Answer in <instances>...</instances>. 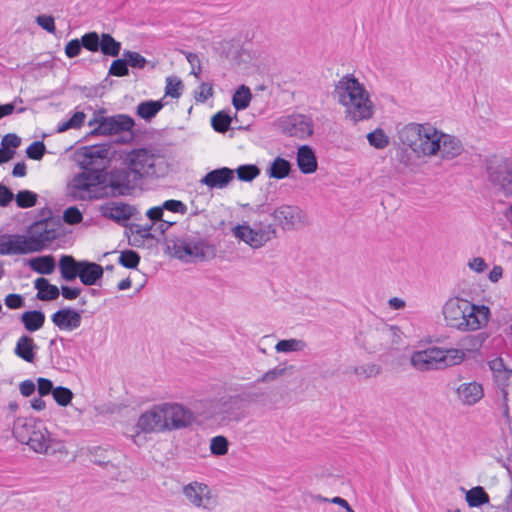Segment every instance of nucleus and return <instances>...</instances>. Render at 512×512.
Listing matches in <instances>:
<instances>
[{
    "label": "nucleus",
    "mask_w": 512,
    "mask_h": 512,
    "mask_svg": "<svg viewBox=\"0 0 512 512\" xmlns=\"http://www.w3.org/2000/svg\"><path fill=\"white\" fill-rule=\"evenodd\" d=\"M398 138L419 158L439 157L441 160H452L463 151V145L458 138L429 123L404 125L398 131Z\"/></svg>",
    "instance_id": "nucleus-1"
},
{
    "label": "nucleus",
    "mask_w": 512,
    "mask_h": 512,
    "mask_svg": "<svg viewBox=\"0 0 512 512\" xmlns=\"http://www.w3.org/2000/svg\"><path fill=\"white\" fill-rule=\"evenodd\" d=\"M195 421L194 413L176 402L153 405L143 412L136 427L144 433H165L185 429Z\"/></svg>",
    "instance_id": "nucleus-2"
},
{
    "label": "nucleus",
    "mask_w": 512,
    "mask_h": 512,
    "mask_svg": "<svg viewBox=\"0 0 512 512\" xmlns=\"http://www.w3.org/2000/svg\"><path fill=\"white\" fill-rule=\"evenodd\" d=\"M332 98L342 107L346 119L354 123L368 120L374 114L370 94L353 74L342 76L334 85Z\"/></svg>",
    "instance_id": "nucleus-3"
},
{
    "label": "nucleus",
    "mask_w": 512,
    "mask_h": 512,
    "mask_svg": "<svg viewBox=\"0 0 512 512\" xmlns=\"http://www.w3.org/2000/svg\"><path fill=\"white\" fill-rule=\"evenodd\" d=\"M13 435L20 443L28 445L36 453L68 454L63 442L53 438L42 421L35 418H17L13 425Z\"/></svg>",
    "instance_id": "nucleus-4"
},
{
    "label": "nucleus",
    "mask_w": 512,
    "mask_h": 512,
    "mask_svg": "<svg viewBox=\"0 0 512 512\" xmlns=\"http://www.w3.org/2000/svg\"><path fill=\"white\" fill-rule=\"evenodd\" d=\"M401 340L400 328L384 322L364 327L356 337L358 347L370 355L386 354L395 349Z\"/></svg>",
    "instance_id": "nucleus-5"
},
{
    "label": "nucleus",
    "mask_w": 512,
    "mask_h": 512,
    "mask_svg": "<svg viewBox=\"0 0 512 512\" xmlns=\"http://www.w3.org/2000/svg\"><path fill=\"white\" fill-rule=\"evenodd\" d=\"M166 249L172 257L185 263L204 261L214 254L206 240L194 234L167 238Z\"/></svg>",
    "instance_id": "nucleus-6"
},
{
    "label": "nucleus",
    "mask_w": 512,
    "mask_h": 512,
    "mask_svg": "<svg viewBox=\"0 0 512 512\" xmlns=\"http://www.w3.org/2000/svg\"><path fill=\"white\" fill-rule=\"evenodd\" d=\"M106 176L102 171L82 170L74 174L66 186V194L74 201H91L105 195Z\"/></svg>",
    "instance_id": "nucleus-7"
},
{
    "label": "nucleus",
    "mask_w": 512,
    "mask_h": 512,
    "mask_svg": "<svg viewBox=\"0 0 512 512\" xmlns=\"http://www.w3.org/2000/svg\"><path fill=\"white\" fill-rule=\"evenodd\" d=\"M125 164L141 178L163 176L167 172L165 157L155 149L138 148L127 153Z\"/></svg>",
    "instance_id": "nucleus-8"
},
{
    "label": "nucleus",
    "mask_w": 512,
    "mask_h": 512,
    "mask_svg": "<svg viewBox=\"0 0 512 512\" xmlns=\"http://www.w3.org/2000/svg\"><path fill=\"white\" fill-rule=\"evenodd\" d=\"M486 172L492 186L505 196H512V161L491 156L486 159Z\"/></svg>",
    "instance_id": "nucleus-9"
},
{
    "label": "nucleus",
    "mask_w": 512,
    "mask_h": 512,
    "mask_svg": "<svg viewBox=\"0 0 512 512\" xmlns=\"http://www.w3.org/2000/svg\"><path fill=\"white\" fill-rule=\"evenodd\" d=\"M92 462L103 467L115 479L125 481L129 474L126 455L114 448L97 447L91 451Z\"/></svg>",
    "instance_id": "nucleus-10"
},
{
    "label": "nucleus",
    "mask_w": 512,
    "mask_h": 512,
    "mask_svg": "<svg viewBox=\"0 0 512 512\" xmlns=\"http://www.w3.org/2000/svg\"><path fill=\"white\" fill-rule=\"evenodd\" d=\"M232 234L252 249H260L276 237L271 224L259 227H251L247 223L238 224L232 228Z\"/></svg>",
    "instance_id": "nucleus-11"
},
{
    "label": "nucleus",
    "mask_w": 512,
    "mask_h": 512,
    "mask_svg": "<svg viewBox=\"0 0 512 512\" xmlns=\"http://www.w3.org/2000/svg\"><path fill=\"white\" fill-rule=\"evenodd\" d=\"M25 236L31 253L41 252L58 237L57 224L53 220L36 221Z\"/></svg>",
    "instance_id": "nucleus-12"
},
{
    "label": "nucleus",
    "mask_w": 512,
    "mask_h": 512,
    "mask_svg": "<svg viewBox=\"0 0 512 512\" xmlns=\"http://www.w3.org/2000/svg\"><path fill=\"white\" fill-rule=\"evenodd\" d=\"M134 124V120L125 114L95 118L88 123L90 127L97 125L92 129L91 134L111 135L126 132L128 133V140L133 138L132 128Z\"/></svg>",
    "instance_id": "nucleus-13"
},
{
    "label": "nucleus",
    "mask_w": 512,
    "mask_h": 512,
    "mask_svg": "<svg viewBox=\"0 0 512 512\" xmlns=\"http://www.w3.org/2000/svg\"><path fill=\"white\" fill-rule=\"evenodd\" d=\"M183 494L190 505L199 509L212 511L218 504L217 497L205 483L191 482L183 487Z\"/></svg>",
    "instance_id": "nucleus-14"
},
{
    "label": "nucleus",
    "mask_w": 512,
    "mask_h": 512,
    "mask_svg": "<svg viewBox=\"0 0 512 512\" xmlns=\"http://www.w3.org/2000/svg\"><path fill=\"white\" fill-rule=\"evenodd\" d=\"M283 230H296L309 223L307 214L296 205H281L271 214Z\"/></svg>",
    "instance_id": "nucleus-15"
},
{
    "label": "nucleus",
    "mask_w": 512,
    "mask_h": 512,
    "mask_svg": "<svg viewBox=\"0 0 512 512\" xmlns=\"http://www.w3.org/2000/svg\"><path fill=\"white\" fill-rule=\"evenodd\" d=\"M141 178L128 166L124 169H116L110 173L108 187L112 196H127L138 187Z\"/></svg>",
    "instance_id": "nucleus-16"
},
{
    "label": "nucleus",
    "mask_w": 512,
    "mask_h": 512,
    "mask_svg": "<svg viewBox=\"0 0 512 512\" xmlns=\"http://www.w3.org/2000/svg\"><path fill=\"white\" fill-rule=\"evenodd\" d=\"M80 165L87 171L104 172L106 163L110 158V145L98 144L85 146L80 153Z\"/></svg>",
    "instance_id": "nucleus-17"
},
{
    "label": "nucleus",
    "mask_w": 512,
    "mask_h": 512,
    "mask_svg": "<svg viewBox=\"0 0 512 512\" xmlns=\"http://www.w3.org/2000/svg\"><path fill=\"white\" fill-rule=\"evenodd\" d=\"M490 309L485 305H476L468 301V308L462 313V322L458 326L460 332H472L484 328L490 319Z\"/></svg>",
    "instance_id": "nucleus-18"
},
{
    "label": "nucleus",
    "mask_w": 512,
    "mask_h": 512,
    "mask_svg": "<svg viewBox=\"0 0 512 512\" xmlns=\"http://www.w3.org/2000/svg\"><path fill=\"white\" fill-rule=\"evenodd\" d=\"M457 402L463 407H472L484 398L483 385L475 380L462 382L454 390Z\"/></svg>",
    "instance_id": "nucleus-19"
},
{
    "label": "nucleus",
    "mask_w": 512,
    "mask_h": 512,
    "mask_svg": "<svg viewBox=\"0 0 512 512\" xmlns=\"http://www.w3.org/2000/svg\"><path fill=\"white\" fill-rule=\"evenodd\" d=\"M467 308L468 300L459 297L449 298L442 307L446 326L458 330V326L462 322V313H465Z\"/></svg>",
    "instance_id": "nucleus-20"
},
{
    "label": "nucleus",
    "mask_w": 512,
    "mask_h": 512,
    "mask_svg": "<svg viewBox=\"0 0 512 512\" xmlns=\"http://www.w3.org/2000/svg\"><path fill=\"white\" fill-rule=\"evenodd\" d=\"M282 130L290 136L300 139L313 133L312 120L304 115H292L281 121Z\"/></svg>",
    "instance_id": "nucleus-21"
},
{
    "label": "nucleus",
    "mask_w": 512,
    "mask_h": 512,
    "mask_svg": "<svg viewBox=\"0 0 512 512\" xmlns=\"http://www.w3.org/2000/svg\"><path fill=\"white\" fill-rule=\"evenodd\" d=\"M438 355H440L438 347L415 351L410 356V364L421 372L438 370L440 369Z\"/></svg>",
    "instance_id": "nucleus-22"
},
{
    "label": "nucleus",
    "mask_w": 512,
    "mask_h": 512,
    "mask_svg": "<svg viewBox=\"0 0 512 512\" xmlns=\"http://www.w3.org/2000/svg\"><path fill=\"white\" fill-rule=\"evenodd\" d=\"M31 250L26 236L21 234L0 235V255H26Z\"/></svg>",
    "instance_id": "nucleus-23"
},
{
    "label": "nucleus",
    "mask_w": 512,
    "mask_h": 512,
    "mask_svg": "<svg viewBox=\"0 0 512 512\" xmlns=\"http://www.w3.org/2000/svg\"><path fill=\"white\" fill-rule=\"evenodd\" d=\"M234 179V170L222 167L208 172L200 183L206 185L210 189H223L227 187Z\"/></svg>",
    "instance_id": "nucleus-24"
},
{
    "label": "nucleus",
    "mask_w": 512,
    "mask_h": 512,
    "mask_svg": "<svg viewBox=\"0 0 512 512\" xmlns=\"http://www.w3.org/2000/svg\"><path fill=\"white\" fill-rule=\"evenodd\" d=\"M52 322L61 330H74L81 324V315L77 311L65 308L52 315Z\"/></svg>",
    "instance_id": "nucleus-25"
},
{
    "label": "nucleus",
    "mask_w": 512,
    "mask_h": 512,
    "mask_svg": "<svg viewBox=\"0 0 512 512\" xmlns=\"http://www.w3.org/2000/svg\"><path fill=\"white\" fill-rule=\"evenodd\" d=\"M102 215L117 222L129 220L133 215V208L125 203L109 202L100 207Z\"/></svg>",
    "instance_id": "nucleus-26"
},
{
    "label": "nucleus",
    "mask_w": 512,
    "mask_h": 512,
    "mask_svg": "<svg viewBox=\"0 0 512 512\" xmlns=\"http://www.w3.org/2000/svg\"><path fill=\"white\" fill-rule=\"evenodd\" d=\"M297 165L303 174H311L317 170V159L311 147L303 145L298 148Z\"/></svg>",
    "instance_id": "nucleus-27"
},
{
    "label": "nucleus",
    "mask_w": 512,
    "mask_h": 512,
    "mask_svg": "<svg viewBox=\"0 0 512 512\" xmlns=\"http://www.w3.org/2000/svg\"><path fill=\"white\" fill-rule=\"evenodd\" d=\"M103 267L95 262L82 261L79 279L87 286L96 284L103 276Z\"/></svg>",
    "instance_id": "nucleus-28"
},
{
    "label": "nucleus",
    "mask_w": 512,
    "mask_h": 512,
    "mask_svg": "<svg viewBox=\"0 0 512 512\" xmlns=\"http://www.w3.org/2000/svg\"><path fill=\"white\" fill-rule=\"evenodd\" d=\"M37 345L33 338L28 335H22L16 342L14 353L22 360L32 363L35 359V350Z\"/></svg>",
    "instance_id": "nucleus-29"
},
{
    "label": "nucleus",
    "mask_w": 512,
    "mask_h": 512,
    "mask_svg": "<svg viewBox=\"0 0 512 512\" xmlns=\"http://www.w3.org/2000/svg\"><path fill=\"white\" fill-rule=\"evenodd\" d=\"M82 261H76L70 255H63L59 260L61 277L66 281H73L79 277Z\"/></svg>",
    "instance_id": "nucleus-30"
},
{
    "label": "nucleus",
    "mask_w": 512,
    "mask_h": 512,
    "mask_svg": "<svg viewBox=\"0 0 512 512\" xmlns=\"http://www.w3.org/2000/svg\"><path fill=\"white\" fill-rule=\"evenodd\" d=\"M439 368L444 369L447 367L455 366L463 362L465 359V352L461 349H441L439 348Z\"/></svg>",
    "instance_id": "nucleus-31"
},
{
    "label": "nucleus",
    "mask_w": 512,
    "mask_h": 512,
    "mask_svg": "<svg viewBox=\"0 0 512 512\" xmlns=\"http://www.w3.org/2000/svg\"><path fill=\"white\" fill-rule=\"evenodd\" d=\"M34 286L38 291L37 298L41 301L55 300L59 296L60 291L58 287L50 284L46 278L36 279Z\"/></svg>",
    "instance_id": "nucleus-32"
},
{
    "label": "nucleus",
    "mask_w": 512,
    "mask_h": 512,
    "mask_svg": "<svg viewBox=\"0 0 512 512\" xmlns=\"http://www.w3.org/2000/svg\"><path fill=\"white\" fill-rule=\"evenodd\" d=\"M28 264L33 271L44 275L52 274L56 266L55 259L52 255L32 258L29 260Z\"/></svg>",
    "instance_id": "nucleus-33"
},
{
    "label": "nucleus",
    "mask_w": 512,
    "mask_h": 512,
    "mask_svg": "<svg viewBox=\"0 0 512 512\" xmlns=\"http://www.w3.org/2000/svg\"><path fill=\"white\" fill-rule=\"evenodd\" d=\"M290 170V162L282 157H277L271 162L270 166L266 169V174L270 178L280 180L287 177L290 173Z\"/></svg>",
    "instance_id": "nucleus-34"
},
{
    "label": "nucleus",
    "mask_w": 512,
    "mask_h": 512,
    "mask_svg": "<svg viewBox=\"0 0 512 512\" xmlns=\"http://www.w3.org/2000/svg\"><path fill=\"white\" fill-rule=\"evenodd\" d=\"M21 321L27 331L35 332L43 327L45 314L39 310L26 311L21 315Z\"/></svg>",
    "instance_id": "nucleus-35"
},
{
    "label": "nucleus",
    "mask_w": 512,
    "mask_h": 512,
    "mask_svg": "<svg viewBox=\"0 0 512 512\" xmlns=\"http://www.w3.org/2000/svg\"><path fill=\"white\" fill-rule=\"evenodd\" d=\"M100 51L106 56L117 57L121 51V43L110 34L102 33Z\"/></svg>",
    "instance_id": "nucleus-36"
},
{
    "label": "nucleus",
    "mask_w": 512,
    "mask_h": 512,
    "mask_svg": "<svg viewBox=\"0 0 512 512\" xmlns=\"http://www.w3.org/2000/svg\"><path fill=\"white\" fill-rule=\"evenodd\" d=\"M307 344L305 341L301 339L291 338L280 340L275 345V350L278 353H290V352H300L306 348Z\"/></svg>",
    "instance_id": "nucleus-37"
},
{
    "label": "nucleus",
    "mask_w": 512,
    "mask_h": 512,
    "mask_svg": "<svg viewBox=\"0 0 512 512\" xmlns=\"http://www.w3.org/2000/svg\"><path fill=\"white\" fill-rule=\"evenodd\" d=\"M466 501L470 507H479L489 503V496L483 487L477 486L467 491Z\"/></svg>",
    "instance_id": "nucleus-38"
},
{
    "label": "nucleus",
    "mask_w": 512,
    "mask_h": 512,
    "mask_svg": "<svg viewBox=\"0 0 512 512\" xmlns=\"http://www.w3.org/2000/svg\"><path fill=\"white\" fill-rule=\"evenodd\" d=\"M163 107L161 101H145L137 106V114L142 119L150 120L153 118Z\"/></svg>",
    "instance_id": "nucleus-39"
},
{
    "label": "nucleus",
    "mask_w": 512,
    "mask_h": 512,
    "mask_svg": "<svg viewBox=\"0 0 512 512\" xmlns=\"http://www.w3.org/2000/svg\"><path fill=\"white\" fill-rule=\"evenodd\" d=\"M251 91L245 85H241L233 95L232 104L236 110L246 109L251 101Z\"/></svg>",
    "instance_id": "nucleus-40"
},
{
    "label": "nucleus",
    "mask_w": 512,
    "mask_h": 512,
    "mask_svg": "<svg viewBox=\"0 0 512 512\" xmlns=\"http://www.w3.org/2000/svg\"><path fill=\"white\" fill-rule=\"evenodd\" d=\"M382 371L379 364L376 363H364L353 367V373L360 379H369L378 376Z\"/></svg>",
    "instance_id": "nucleus-41"
},
{
    "label": "nucleus",
    "mask_w": 512,
    "mask_h": 512,
    "mask_svg": "<svg viewBox=\"0 0 512 512\" xmlns=\"http://www.w3.org/2000/svg\"><path fill=\"white\" fill-rule=\"evenodd\" d=\"M234 172L241 181L250 182L260 175V169L253 164L241 165Z\"/></svg>",
    "instance_id": "nucleus-42"
},
{
    "label": "nucleus",
    "mask_w": 512,
    "mask_h": 512,
    "mask_svg": "<svg viewBox=\"0 0 512 512\" xmlns=\"http://www.w3.org/2000/svg\"><path fill=\"white\" fill-rule=\"evenodd\" d=\"M231 117L224 111L217 112L211 119V125L217 132L224 133L229 129Z\"/></svg>",
    "instance_id": "nucleus-43"
},
{
    "label": "nucleus",
    "mask_w": 512,
    "mask_h": 512,
    "mask_svg": "<svg viewBox=\"0 0 512 512\" xmlns=\"http://www.w3.org/2000/svg\"><path fill=\"white\" fill-rule=\"evenodd\" d=\"M85 118L86 115L84 112H75L69 120L64 121L58 125L57 132L62 133L68 129L80 128L83 125Z\"/></svg>",
    "instance_id": "nucleus-44"
},
{
    "label": "nucleus",
    "mask_w": 512,
    "mask_h": 512,
    "mask_svg": "<svg viewBox=\"0 0 512 512\" xmlns=\"http://www.w3.org/2000/svg\"><path fill=\"white\" fill-rule=\"evenodd\" d=\"M287 370V367H274L262 374L256 382L261 384H271L283 377L287 373Z\"/></svg>",
    "instance_id": "nucleus-45"
},
{
    "label": "nucleus",
    "mask_w": 512,
    "mask_h": 512,
    "mask_svg": "<svg viewBox=\"0 0 512 512\" xmlns=\"http://www.w3.org/2000/svg\"><path fill=\"white\" fill-rule=\"evenodd\" d=\"M37 194L29 190L19 191L16 196V204L20 208H30L36 205Z\"/></svg>",
    "instance_id": "nucleus-46"
},
{
    "label": "nucleus",
    "mask_w": 512,
    "mask_h": 512,
    "mask_svg": "<svg viewBox=\"0 0 512 512\" xmlns=\"http://www.w3.org/2000/svg\"><path fill=\"white\" fill-rule=\"evenodd\" d=\"M229 442L224 436H215L211 439L210 442V451L211 454L216 456L226 455L228 452Z\"/></svg>",
    "instance_id": "nucleus-47"
},
{
    "label": "nucleus",
    "mask_w": 512,
    "mask_h": 512,
    "mask_svg": "<svg viewBox=\"0 0 512 512\" xmlns=\"http://www.w3.org/2000/svg\"><path fill=\"white\" fill-rule=\"evenodd\" d=\"M369 144L377 149H383L389 144V139L382 129H376L367 135Z\"/></svg>",
    "instance_id": "nucleus-48"
},
{
    "label": "nucleus",
    "mask_w": 512,
    "mask_h": 512,
    "mask_svg": "<svg viewBox=\"0 0 512 512\" xmlns=\"http://www.w3.org/2000/svg\"><path fill=\"white\" fill-rule=\"evenodd\" d=\"M119 263L129 269H134L140 262V256L134 250H124L119 256Z\"/></svg>",
    "instance_id": "nucleus-49"
},
{
    "label": "nucleus",
    "mask_w": 512,
    "mask_h": 512,
    "mask_svg": "<svg viewBox=\"0 0 512 512\" xmlns=\"http://www.w3.org/2000/svg\"><path fill=\"white\" fill-rule=\"evenodd\" d=\"M80 42L87 50L97 52L100 50L101 36L96 32H89L82 36Z\"/></svg>",
    "instance_id": "nucleus-50"
},
{
    "label": "nucleus",
    "mask_w": 512,
    "mask_h": 512,
    "mask_svg": "<svg viewBox=\"0 0 512 512\" xmlns=\"http://www.w3.org/2000/svg\"><path fill=\"white\" fill-rule=\"evenodd\" d=\"M2 512H28L25 499L17 496L8 498L3 505Z\"/></svg>",
    "instance_id": "nucleus-51"
},
{
    "label": "nucleus",
    "mask_w": 512,
    "mask_h": 512,
    "mask_svg": "<svg viewBox=\"0 0 512 512\" xmlns=\"http://www.w3.org/2000/svg\"><path fill=\"white\" fill-rule=\"evenodd\" d=\"M239 401V395L222 397L217 401V407L219 408L220 412L231 414L233 409L238 405Z\"/></svg>",
    "instance_id": "nucleus-52"
},
{
    "label": "nucleus",
    "mask_w": 512,
    "mask_h": 512,
    "mask_svg": "<svg viewBox=\"0 0 512 512\" xmlns=\"http://www.w3.org/2000/svg\"><path fill=\"white\" fill-rule=\"evenodd\" d=\"M53 398L60 406H67L73 398V392L66 387H56L53 390Z\"/></svg>",
    "instance_id": "nucleus-53"
},
{
    "label": "nucleus",
    "mask_w": 512,
    "mask_h": 512,
    "mask_svg": "<svg viewBox=\"0 0 512 512\" xmlns=\"http://www.w3.org/2000/svg\"><path fill=\"white\" fill-rule=\"evenodd\" d=\"M123 57H125L128 66L132 68L143 69L147 64L146 58L138 52L127 50L123 53Z\"/></svg>",
    "instance_id": "nucleus-54"
},
{
    "label": "nucleus",
    "mask_w": 512,
    "mask_h": 512,
    "mask_svg": "<svg viewBox=\"0 0 512 512\" xmlns=\"http://www.w3.org/2000/svg\"><path fill=\"white\" fill-rule=\"evenodd\" d=\"M182 81L177 77H167L165 93L173 98H179L181 96Z\"/></svg>",
    "instance_id": "nucleus-55"
},
{
    "label": "nucleus",
    "mask_w": 512,
    "mask_h": 512,
    "mask_svg": "<svg viewBox=\"0 0 512 512\" xmlns=\"http://www.w3.org/2000/svg\"><path fill=\"white\" fill-rule=\"evenodd\" d=\"M484 340L485 337L483 334L466 336L462 338L461 346L468 351L478 350L482 346Z\"/></svg>",
    "instance_id": "nucleus-56"
},
{
    "label": "nucleus",
    "mask_w": 512,
    "mask_h": 512,
    "mask_svg": "<svg viewBox=\"0 0 512 512\" xmlns=\"http://www.w3.org/2000/svg\"><path fill=\"white\" fill-rule=\"evenodd\" d=\"M129 74L128 63L123 57L122 59H116L112 62L109 68V75L123 77Z\"/></svg>",
    "instance_id": "nucleus-57"
},
{
    "label": "nucleus",
    "mask_w": 512,
    "mask_h": 512,
    "mask_svg": "<svg viewBox=\"0 0 512 512\" xmlns=\"http://www.w3.org/2000/svg\"><path fill=\"white\" fill-rule=\"evenodd\" d=\"M213 96V86L211 83H201L195 90L194 98L197 102L204 103Z\"/></svg>",
    "instance_id": "nucleus-58"
},
{
    "label": "nucleus",
    "mask_w": 512,
    "mask_h": 512,
    "mask_svg": "<svg viewBox=\"0 0 512 512\" xmlns=\"http://www.w3.org/2000/svg\"><path fill=\"white\" fill-rule=\"evenodd\" d=\"M45 151V144L42 141H35L28 146L26 154L30 159L40 160L44 156Z\"/></svg>",
    "instance_id": "nucleus-59"
},
{
    "label": "nucleus",
    "mask_w": 512,
    "mask_h": 512,
    "mask_svg": "<svg viewBox=\"0 0 512 512\" xmlns=\"http://www.w3.org/2000/svg\"><path fill=\"white\" fill-rule=\"evenodd\" d=\"M82 219H83V215H82L81 211L75 206L69 207L64 211L63 220L67 224H70V225L78 224L82 221Z\"/></svg>",
    "instance_id": "nucleus-60"
},
{
    "label": "nucleus",
    "mask_w": 512,
    "mask_h": 512,
    "mask_svg": "<svg viewBox=\"0 0 512 512\" xmlns=\"http://www.w3.org/2000/svg\"><path fill=\"white\" fill-rule=\"evenodd\" d=\"M36 23L48 33L54 34L56 31L55 20L51 15H39L36 17Z\"/></svg>",
    "instance_id": "nucleus-61"
},
{
    "label": "nucleus",
    "mask_w": 512,
    "mask_h": 512,
    "mask_svg": "<svg viewBox=\"0 0 512 512\" xmlns=\"http://www.w3.org/2000/svg\"><path fill=\"white\" fill-rule=\"evenodd\" d=\"M163 209L184 215L187 212V206L180 200H167L162 205Z\"/></svg>",
    "instance_id": "nucleus-62"
},
{
    "label": "nucleus",
    "mask_w": 512,
    "mask_h": 512,
    "mask_svg": "<svg viewBox=\"0 0 512 512\" xmlns=\"http://www.w3.org/2000/svg\"><path fill=\"white\" fill-rule=\"evenodd\" d=\"M5 305L10 309H19L24 306V299L20 294H8L4 299Z\"/></svg>",
    "instance_id": "nucleus-63"
},
{
    "label": "nucleus",
    "mask_w": 512,
    "mask_h": 512,
    "mask_svg": "<svg viewBox=\"0 0 512 512\" xmlns=\"http://www.w3.org/2000/svg\"><path fill=\"white\" fill-rule=\"evenodd\" d=\"M81 47H82V44H81L80 40L73 39L67 43V45L65 47V54L69 58H74L80 54Z\"/></svg>",
    "instance_id": "nucleus-64"
}]
</instances>
